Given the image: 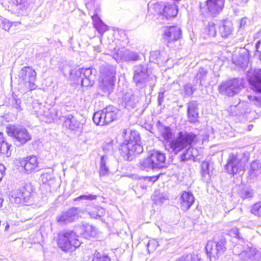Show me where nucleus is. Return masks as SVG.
<instances>
[{"label": "nucleus", "mask_w": 261, "mask_h": 261, "mask_svg": "<svg viewBox=\"0 0 261 261\" xmlns=\"http://www.w3.org/2000/svg\"><path fill=\"white\" fill-rule=\"evenodd\" d=\"M159 131L163 139L166 141H169V151L176 154L182 151L179 157L180 161H196L198 156V150L196 148L192 147V144L197 142L196 135L192 133L180 132L176 138L170 141L172 136V133L169 127L161 126L159 127Z\"/></svg>", "instance_id": "f257e3e1"}, {"label": "nucleus", "mask_w": 261, "mask_h": 261, "mask_svg": "<svg viewBox=\"0 0 261 261\" xmlns=\"http://www.w3.org/2000/svg\"><path fill=\"white\" fill-rule=\"evenodd\" d=\"M123 137L125 141L121 145V153L127 160H132V156L141 153L143 149L140 144V136L136 131L127 132L124 129L123 130Z\"/></svg>", "instance_id": "f03ea898"}, {"label": "nucleus", "mask_w": 261, "mask_h": 261, "mask_svg": "<svg viewBox=\"0 0 261 261\" xmlns=\"http://www.w3.org/2000/svg\"><path fill=\"white\" fill-rule=\"evenodd\" d=\"M133 82L137 89L143 90L149 86L152 88L155 84V76H150L148 72V67L145 64L137 65L134 66Z\"/></svg>", "instance_id": "7ed1b4c3"}, {"label": "nucleus", "mask_w": 261, "mask_h": 261, "mask_svg": "<svg viewBox=\"0 0 261 261\" xmlns=\"http://www.w3.org/2000/svg\"><path fill=\"white\" fill-rule=\"evenodd\" d=\"M58 247L64 251H67L73 248L79 247L81 242L79 240V236L72 230H63L58 234L57 239Z\"/></svg>", "instance_id": "20e7f679"}, {"label": "nucleus", "mask_w": 261, "mask_h": 261, "mask_svg": "<svg viewBox=\"0 0 261 261\" xmlns=\"http://www.w3.org/2000/svg\"><path fill=\"white\" fill-rule=\"evenodd\" d=\"M119 111L114 107L109 106L102 111L95 112L93 116V122L97 125H108L116 120Z\"/></svg>", "instance_id": "39448f33"}, {"label": "nucleus", "mask_w": 261, "mask_h": 261, "mask_svg": "<svg viewBox=\"0 0 261 261\" xmlns=\"http://www.w3.org/2000/svg\"><path fill=\"white\" fill-rule=\"evenodd\" d=\"M225 239L221 238L218 241H208L205 246L206 254L210 261H216L226 250Z\"/></svg>", "instance_id": "423d86ee"}, {"label": "nucleus", "mask_w": 261, "mask_h": 261, "mask_svg": "<svg viewBox=\"0 0 261 261\" xmlns=\"http://www.w3.org/2000/svg\"><path fill=\"white\" fill-rule=\"evenodd\" d=\"M18 76L19 80H21L24 85V91H30L36 88V72L31 67H23L19 71Z\"/></svg>", "instance_id": "0eeeda50"}, {"label": "nucleus", "mask_w": 261, "mask_h": 261, "mask_svg": "<svg viewBox=\"0 0 261 261\" xmlns=\"http://www.w3.org/2000/svg\"><path fill=\"white\" fill-rule=\"evenodd\" d=\"M7 134L13 137L21 145H24L32 139V135L28 129L22 126L9 125L6 127Z\"/></svg>", "instance_id": "6e6552de"}, {"label": "nucleus", "mask_w": 261, "mask_h": 261, "mask_svg": "<svg viewBox=\"0 0 261 261\" xmlns=\"http://www.w3.org/2000/svg\"><path fill=\"white\" fill-rule=\"evenodd\" d=\"M242 87V80L233 79L222 83L219 86V91L222 94L232 96L240 92Z\"/></svg>", "instance_id": "1a4fd4ad"}, {"label": "nucleus", "mask_w": 261, "mask_h": 261, "mask_svg": "<svg viewBox=\"0 0 261 261\" xmlns=\"http://www.w3.org/2000/svg\"><path fill=\"white\" fill-rule=\"evenodd\" d=\"M225 168L228 174L234 175L244 170L245 164L237 154L231 153L228 156Z\"/></svg>", "instance_id": "9d476101"}, {"label": "nucleus", "mask_w": 261, "mask_h": 261, "mask_svg": "<svg viewBox=\"0 0 261 261\" xmlns=\"http://www.w3.org/2000/svg\"><path fill=\"white\" fill-rule=\"evenodd\" d=\"M31 188L26 185L14 191L11 195V200L12 202L19 205L28 202L31 198Z\"/></svg>", "instance_id": "9b49d317"}, {"label": "nucleus", "mask_w": 261, "mask_h": 261, "mask_svg": "<svg viewBox=\"0 0 261 261\" xmlns=\"http://www.w3.org/2000/svg\"><path fill=\"white\" fill-rule=\"evenodd\" d=\"M159 19L169 20L175 17L177 14V7L174 3H161Z\"/></svg>", "instance_id": "f8f14e48"}, {"label": "nucleus", "mask_w": 261, "mask_h": 261, "mask_svg": "<svg viewBox=\"0 0 261 261\" xmlns=\"http://www.w3.org/2000/svg\"><path fill=\"white\" fill-rule=\"evenodd\" d=\"M247 80L251 89L261 93V69H251L248 72Z\"/></svg>", "instance_id": "ddd939ff"}, {"label": "nucleus", "mask_w": 261, "mask_h": 261, "mask_svg": "<svg viewBox=\"0 0 261 261\" xmlns=\"http://www.w3.org/2000/svg\"><path fill=\"white\" fill-rule=\"evenodd\" d=\"M145 93L143 90H137L132 92L126 93L123 98V102L126 109H130L134 108L139 102L141 96Z\"/></svg>", "instance_id": "4468645a"}, {"label": "nucleus", "mask_w": 261, "mask_h": 261, "mask_svg": "<svg viewBox=\"0 0 261 261\" xmlns=\"http://www.w3.org/2000/svg\"><path fill=\"white\" fill-rule=\"evenodd\" d=\"M113 58L117 62H135L140 60L139 54L128 49H117L113 55Z\"/></svg>", "instance_id": "2eb2a0df"}, {"label": "nucleus", "mask_w": 261, "mask_h": 261, "mask_svg": "<svg viewBox=\"0 0 261 261\" xmlns=\"http://www.w3.org/2000/svg\"><path fill=\"white\" fill-rule=\"evenodd\" d=\"M19 164V166L21 168V170H23L24 172L28 174L33 171L39 170L38 159L35 155L28 156L26 158L21 159Z\"/></svg>", "instance_id": "dca6fc26"}, {"label": "nucleus", "mask_w": 261, "mask_h": 261, "mask_svg": "<svg viewBox=\"0 0 261 261\" xmlns=\"http://www.w3.org/2000/svg\"><path fill=\"white\" fill-rule=\"evenodd\" d=\"M163 38L167 43L174 42L181 38V30L177 26H167L163 28Z\"/></svg>", "instance_id": "f3484780"}, {"label": "nucleus", "mask_w": 261, "mask_h": 261, "mask_svg": "<svg viewBox=\"0 0 261 261\" xmlns=\"http://www.w3.org/2000/svg\"><path fill=\"white\" fill-rule=\"evenodd\" d=\"M225 0H207L206 6L211 15L216 16L223 10Z\"/></svg>", "instance_id": "a211bd4d"}, {"label": "nucleus", "mask_w": 261, "mask_h": 261, "mask_svg": "<svg viewBox=\"0 0 261 261\" xmlns=\"http://www.w3.org/2000/svg\"><path fill=\"white\" fill-rule=\"evenodd\" d=\"M198 104L196 101L191 100L187 103V113L189 121L194 123L198 121L199 118Z\"/></svg>", "instance_id": "6ab92c4d"}, {"label": "nucleus", "mask_w": 261, "mask_h": 261, "mask_svg": "<svg viewBox=\"0 0 261 261\" xmlns=\"http://www.w3.org/2000/svg\"><path fill=\"white\" fill-rule=\"evenodd\" d=\"M155 169H161L166 166V156L159 151H152L149 153Z\"/></svg>", "instance_id": "aec40b11"}, {"label": "nucleus", "mask_w": 261, "mask_h": 261, "mask_svg": "<svg viewBox=\"0 0 261 261\" xmlns=\"http://www.w3.org/2000/svg\"><path fill=\"white\" fill-rule=\"evenodd\" d=\"M195 201L193 194L190 192H184L179 198L181 208L186 212L188 211Z\"/></svg>", "instance_id": "412c9836"}, {"label": "nucleus", "mask_w": 261, "mask_h": 261, "mask_svg": "<svg viewBox=\"0 0 261 261\" xmlns=\"http://www.w3.org/2000/svg\"><path fill=\"white\" fill-rule=\"evenodd\" d=\"M219 33L223 38H227L232 34V23L228 20H223L219 25Z\"/></svg>", "instance_id": "4be33fe9"}, {"label": "nucleus", "mask_w": 261, "mask_h": 261, "mask_svg": "<svg viewBox=\"0 0 261 261\" xmlns=\"http://www.w3.org/2000/svg\"><path fill=\"white\" fill-rule=\"evenodd\" d=\"M101 80H115V68L111 65H103L100 69Z\"/></svg>", "instance_id": "5701e85b"}, {"label": "nucleus", "mask_w": 261, "mask_h": 261, "mask_svg": "<svg viewBox=\"0 0 261 261\" xmlns=\"http://www.w3.org/2000/svg\"><path fill=\"white\" fill-rule=\"evenodd\" d=\"M213 166L207 161L203 162L201 165V172L203 180L208 182L213 174Z\"/></svg>", "instance_id": "b1692460"}, {"label": "nucleus", "mask_w": 261, "mask_h": 261, "mask_svg": "<svg viewBox=\"0 0 261 261\" xmlns=\"http://www.w3.org/2000/svg\"><path fill=\"white\" fill-rule=\"evenodd\" d=\"M259 255V252L255 248H249L242 251L239 256L242 260L256 259Z\"/></svg>", "instance_id": "393cba45"}, {"label": "nucleus", "mask_w": 261, "mask_h": 261, "mask_svg": "<svg viewBox=\"0 0 261 261\" xmlns=\"http://www.w3.org/2000/svg\"><path fill=\"white\" fill-rule=\"evenodd\" d=\"M232 61L234 64L244 69L248 65L249 62L248 54L247 51H245L242 54H240L237 58H233Z\"/></svg>", "instance_id": "a878e982"}, {"label": "nucleus", "mask_w": 261, "mask_h": 261, "mask_svg": "<svg viewBox=\"0 0 261 261\" xmlns=\"http://www.w3.org/2000/svg\"><path fill=\"white\" fill-rule=\"evenodd\" d=\"M43 110V115L47 118V121L51 122L61 118V114L59 110L56 109H48L46 108Z\"/></svg>", "instance_id": "bb28decb"}, {"label": "nucleus", "mask_w": 261, "mask_h": 261, "mask_svg": "<svg viewBox=\"0 0 261 261\" xmlns=\"http://www.w3.org/2000/svg\"><path fill=\"white\" fill-rule=\"evenodd\" d=\"M64 124L69 129L74 130L80 127L81 123L72 115H68L65 118Z\"/></svg>", "instance_id": "cd10ccee"}, {"label": "nucleus", "mask_w": 261, "mask_h": 261, "mask_svg": "<svg viewBox=\"0 0 261 261\" xmlns=\"http://www.w3.org/2000/svg\"><path fill=\"white\" fill-rule=\"evenodd\" d=\"M93 21L94 25L97 31L102 35L108 30V27L106 25L97 14H94L92 16Z\"/></svg>", "instance_id": "c85d7f7f"}, {"label": "nucleus", "mask_w": 261, "mask_h": 261, "mask_svg": "<svg viewBox=\"0 0 261 261\" xmlns=\"http://www.w3.org/2000/svg\"><path fill=\"white\" fill-rule=\"evenodd\" d=\"M11 146V144L8 143L5 140L3 134L0 133V153L7 156H10L11 152L9 150Z\"/></svg>", "instance_id": "c756f323"}, {"label": "nucleus", "mask_w": 261, "mask_h": 261, "mask_svg": "<svg viewBox=\"0 0 261 261\" xmlns=\"http://www.w3.org/2000/svg\"><path fill=\"white\" fill-rule=\"evenodd\" d=\"M152 164V160L149 154L147 158L140 161L139 167L142 170L148 171L150 170L155 169L154 165Z\"/></svg>", "instance_id": "7c9ffc66"}, {"label": "nucleus", "mask_w": 261, "mask_h": 261, "mask_svg": "<svg viewBox=\"0 0 261 261\" xmlns=\"http://www.w3.org/2000/svg\"><path fill=\"white\" fill-rule=\"evenodd\" d=\"M108 157L103 155L100 158V168H99V176H107L110 173V170L109 167L107 166Z\"/></svg>", "instance_id": "2f4dec72"}, {"label": "nucleus", "mask_w": 261, "mask_h": 261, "mask_svg": "<svg viewBox=\"0 0 261 261\" xmlns=\"http://www.w3.org/2000/svg\"><path fill=\"white\" fill-rule=\"evenodd\" d=\"M89 215L91 218L94 219H100L106 214L105 210L99 206L93 207L92 210L88 212Z\"/></svg>", "instance_id": "473e14b6"}, {"label": "nucleus", "mask_w": 261, "mask_h": 261, "mask_svg": "<svg viewBox=\"0 0 261 261\" xmlns=\"http://www.w3.org/2000/svg\"><path fill=\"white\" fill-rule=\"evenodd\" d=\"M207 74L208 70L206 68L201 67L197 70L194 81L196 80L197 84L198 81H199V85L202 86L206 79Z\"/></svg>", "instance_id": "72a5a7b5"}, {"label": "nucleus", "mask_w": 261, "mask_h": 261, "mask_svg": "<svg viewBox=\"0 0 261 261\" xmlns=\"http://www.w3.org/2000/svg\"><path fill=\"white\" fill-rule=\"evenodd\" d=\"M115 80L103 79L100 85L101 89L106 93L110 94L112 92L114 87Z\"/></svg>", "instance_id": "f704fd0d"}, {"label": "nucleus", "mask_w": 261, "mask_h": 261, "mask_svg": "<svg viewBox=\"0 0 261 261\" xmlns=\"http://www.w3.org/2000/svg\"><path fill=\"white\" fill-rule=\"evenodd\" d=\"M261 164L258 161H254L250 165L249 176L253 178L260 173Z\"/></svg>", "instance_id": "c9c22d12"}, {"label": "nucleus", "mask_w": 261, "mask_h": 261, "mask_svg": "<svg viewBox=\"0 0 261 261\" xmlns=\"http://www.w3.org/2000/svg\"><path fill=\"white\" fill-rule=\"evenodd\" d=\"M81 211L78 207H72L66 212L68 221L69 222H72L78 218Z\"/></svg>", "instance_id": "e433bc0d"}, {"label": "nucleus", "mask_w": 261, "mask_h": 261, "mask_svg": "<svg viewBox=\"0 0 261 261\" xmlns=\"http://www.w3.org/2000/svg\"><path fill=\"white\" fill-rule=\"evenodd\" d=\"M152 199L156 204L160 205L167 199V197L159 191H155L152 196Z\"/></svg>", "instance_id": "4c0bfd02"}, {"label": "nucleus", "mask_w": 261, "mask_h": 261, "mask_svg": "<svg viewBox=\"0 0 261 261\" xmlns=\"http://www.w3.org/2000/svg\"><path fill=\"white\" fill-rule=\"evenodd\" d=\"M84 230L83 234L85 237H94L97 234V229L91 225L86 224L84 225Z\"/></svg>", "instance_id": "58836bf2"}, {"label": "nucleus", "mask_w": 261, "mask_h": 261, "mask_svg": "<svg viewBox=\"0 0 261 261\" xmlns=\"http://www.w3.org/2000/svg\"><path fill=\"white\" fill-rule=\"evenodd\" d=\"M196 85V82L193 84L190 83L186 84L184 87L185 94L188 96H191L197 90Z\"/></svg>", "instance_id": "ea45409f"}, {"label": "nucleus", "mask_w": 261, "mask_h": 261, "mask_svg": "<svg viewBox=\"0 0 261 261\" xmlns=\"http://www.w3.org/2000/svg\"><path fill=\"white\" fill-rule=\"evenodd\" d=\"M200 257L198 254L192 253L187 255H183L180 257L178 258L175 261H199Z\"/></svg>", "instance_id": "a19ab883"}, {"label": "nucleus", "mask_w": 261, "mask_h": 261, "mask_svg": "<svg viewBox=\"0 0 261 261\" xmlns=\"http://www.w3.org/2000/svg\"><path fill=\"white\" fill-rule=\"evenodd\" d=\"M110 258L105 253H100L95 251L93 255V258L91 261H110Z\"/></svg>", "instance_id": "79ce46f5"}, {"label": "nucleus", "mask_w": 261, "mask_h": 261, "mask_svg": "<svg viewBox=\"0 0 261 261\" xmlns=\"http://www.w3.org/2000/svg\"><path fill=\"white\" fill-rule=\"evenodd\" d=\"M205 32L211 37H215L217 34L216 25L214 22H209L205 28Z\"/></svg>", "instance_id": "37998d69"}, {"label": "nucleus", "mask_w": 261, "mask_h": 261, "mask_svg": "<svg viewBox=\"0 0 261 261\" xmlns=\"http://www.w3.org/2000/svg\"><path fill=\"white\" fill-rule=\"evenodd\" d=\"M76 74L77 75L79 74L81 77L82 76L84 77L92 79V69L90 68L86 69L81 68L79 69Z\"/></svg>", "instance_id": "c03bdc74"}, {"label": "nucleus", "mask_w": 261, "mask_h": 261, "mask_svg": "<svg viewBox=\"0 0 261 261\" xmlns=\"http://www.w3.org/2000/svg\"><path fill=\"white\" fill-rule=\"evenodd\" d=\"M251 213L256 216L261 217V201L252 205L251 208Z\"/></svg>", "instance_id": "a18cd8bd"}, {"label": "nucleus", "mask_w": 261, "mask_h": 261, "mask_svg": "<svg viewBox=\"0 0 261 261\" xmlns=\"http://www.w3.org/2000/svg\"><path fill=\"white\" fill-rule=\"evenodd\" d=\"M254 194L253 190L250 188L244 189L240 193V196L243 199L251 198L253 197Z\"/></svg>", "instance_id": "49530a36"}, {"label": "nucleus", "mask_w": 261, "mask_h": 261, "mask_svg": "<svg viewBox=\"0 0 261 261\" xmlns=\"http://www.w3.org/2000/svg\"><path fill=\"white\" fill-rule=\"evenodd\" d=\"M12 25V23L9 20L6 18H2L1 19L0 26L1 27L5 30V31H8L11 27Z\"/></svg>", "instance_id": "de8ad7c7"}, {"label": "nucleus", "mask_w": 261, "mask_h": 261, "mask_svg": "<svg viewBox=\"0 0 261 261\" xmlns=\"http://www.w3.org/2000/svg\"><path fill=\"white\" fill-rule=\"evenodd\" d=\"M147 248L149 253L154 251L158 246V243L155 240H149L147 244Z\"/></svg>", "instance_id": "09e8293b"}, {"label": "nucleus", "mask_w": 261, "mask_h": 261, "mask_svg": "<svg viewBox=\"0 0 261 261\" xmlns=\"http://www.w3.org/2000/svg\"><path fill=\"white\" fill-rule=\"evenodd\" d=\"M57 220L58 223L62 225L70 223L67 216L66 215V212H63L61 215L58 216Z\"/></svg>", "instance_id": "8fccbe9b"}, {"label": "nucleus", "mask_w": 261, "mask_h": 261, "mask_svg": "<svg viewBox=\"0 0 261 261\" xmlns=\"http://www.w3.org/2000/svg\"><path fill=\"white\" fill-rule=\"evenodd\" d=\"M97 196L92 194L82 195L79 197L74 198V201H76L80 200H95Z\"/></svg>", "instance_id": "3c124183"}, {"label": "nucleus", "mask_w": 261, "mask_h": 261, "mask_svg": "<svg viewBox=\"0 0 261 261\" xmlns=\"http://www.w3.org/2000/svg\"><path fill=\"white\" fill-rule=\"evenodd\" d=\"M53 170H50V172L48 173H43L41 175L42 180L43 182L46 183L54 178L53 174Z\"/></svg>", "instance_id": "603ef678"}, {"label": "nucleus", "mask_w": 261, "mask_h": 261, "mask_svg": "<svg viewBox=\"0 0 261 261\" xmlns=\"http://www.w3.org/2000/svg\"><path fill=\"white\" fill-rule=\"evenodd\" d=\"M248 97L249 100L252 101L254 105L258 107H261V96L257 97L249 95Z\"/></svg>", "instance_id": "864d4df0"}, {"label": "nucleus", "mask_w": 261, "mask_h": 261, "mask_svg": "<svg viewBox=\"0 0 261 261\" xmlns=\"http://www.w3.org/2000/svg\"><path fill=\"white\" fill-rule=\"evenodd\" d=\"M160 52L159 50H155L150 52V61L151 62L156 63L160 57Z\"/></svg>", "instance_id": "5fc2aeb1"}, {"label": "nucleus", "mask_w": 261, "mask_h": 261, "mask_svg": "<svg viewBox=\"0 0 261 261\" xmlns=\"http://www.w3.org/2000/svg\"><path fill=\"white\" fill-rule=\"evenodd\" d=\"M9 2L20 8L24 7L28 4V0H9Z\"/></svg>", "instance_id": "6e6d98bb"}, {"label": "nucleus", "mask_w": 261, "mask_h": 261, "mask_svg": "<svg viewBox=\"0 0 261 261\" xmlns=\"http://www.w3.org/2000/svg\"><path fill=\"white\" fill-rule=\"evenodd\" d=\"M81 77L82 78L81 85L82 86L88 87L93 85V80L91 78H87L82 76Z\"/></svg>", "instance_id": "4d7b16f0"}, {"label": "nucleus", "mask_w": 261, "mask_h": 261, "mask_svg": "<svg viewBox=\"0 0 261 261\" xmlns=\"http://www.w3.org/2000/svg\"><path fill=\"white\" fill-rule=\"evenodd\" d=\"M12 103L13 108L17 109L18 111L21 110L20 106L21 100L19 98L16 97H14Z\"/></svg>", "instance_id": "13d9d810"}, {"label": "nucleus", "mask_w": 261, "mask_h": 261, "mask_svg": "<svg viewBox=\"0 0 261 261\" xmlns=\"http://www.w3.org/2000/svg\"><path fill=\"white\" fill-rule=\"evenodd\" d=\"M159 177V175L158 176H147L145 177L144 178V180L146 181L149 182L151 184L154 183L155 181H156Z\"/></svg>", "instance_id": "bf43d9fd"}, {"label": "nucleus", "mask_w": 261, "mask_h": 261, "mask_svg": "<svg viewBox=\"0 0 261 261\" xmlns=\"http://www.w3.org/2000/svg\"><path fill=\"white\" fill-rule=\"evenodd\" d=\"M5 166L3 164H0V182L5 174Z\"/></svg>", "instance_id": "052dcab7"}, {"label": "nucleus", "mask_w": 261, "mask_h": 261, "mask_svg": "<svg viewBox=\"0 0 261 261\" xmlns=\"http://www.w3.org/2000/svg\"><path fill=\"white\" fill-rule=\"evenodd\" d=\"M158 101L160 104H161L164 99V93L160 92L159 93L158 97Z\"/></svg>", "instance_id": "680f3d73"}, {"label": "nucleus", "mask_w": 261, "mask_h": 261, "mask_svg": "<svg viewBox=\"0 0 261 261\" xmlns=\"http://www.w3.org/2000/svg\"><path fill=\"white\" fill-rule=\"evenodd\" d=\"M256 49L257 52H261V39L256 44Z\"/></svg>", "instance_id": "e2e57ef3"}, {"label": "nucleus", "mask_w": 261, "mask_h": 261, "mask_svg": "<svg viewBox=\"0 0 261 261\" xmlns=\"http://www.w3.org/2000/svg\"><path fill=\"white\" fill-rule=\"evenodd\" d=\"M232 232L234 234V237L239 238V233L237 229H233Z\"/></svg>", "instance_id": "0e129e2a"}, {"label": "nucleus", "mask_w": 261, "mask_h": 261, "mask_svg": "<svg viewBox=\"0 0 261 261\" xmlns=\"http://www.w3.org/2000/svg\"><path fill=\"white\" fill-rule=\"evenodd\" d=\"M3 201H4L3 196L2 194L0 193V207H1L2 206Z\"/></svg>", "instance_id": "69168bd1"}, {"label": "nucleus", "mask_w": 261, "mask_h": 261, "mask_svg": "<svg viewBox=\"0 0 261 261\" xmlns=\"http://www.w3.org/2000/svg\"><path fill=\"white\" fill-rule=\"evenodd\" d=\"M246 19H244V18H243L242 19H241V22H240V25L241 27L243 26L244 25H245V24L246 23Z\"/></svg>", "instance_id": "338daca9"}, {"label": "nucleus", "mask_w": 261, "mask_h": 261, "mask_svg": "<svg viewBox=\"0 0 261 261\" xmlns=\"http://www.w3.org/2000/svg\"><path fill=\"white\" fill-rule=\"evenodd\" d=\"M248 0H240L239 2L240 5H243L247 3Z\"/></svg>", "instance_id": "774afa93"}]
</instances>
